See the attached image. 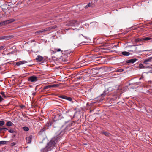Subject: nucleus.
I'll list each match as a JSON object with an SVG mask.
<instances>
[{"label": "nucleus", "mask_w": 152, "mask_h": 152, "mask_svg": "<svg viewBox=\"0 0 152 152\" xmlns=\"http://www.w3.org/2000/svg\"><path fill=\"white\" fill-rule=\"evenodd\" d=\"M59 136L55 137L53 138L47 144L46 147L41 150L42 152H47L51 150L54 146L56 143L60 139Z\"/></svg>", "instance_id": "1"}, {"label": "nucleus", "mask_w": 152, "mask_h": 152, "mask_svg": "<svg viewBox=\"0 0 152 152\" xmlns=\"http://www.w3.org/2000/svg\"><path fill=\"white\" fill-rule=\"evenodd\" d=\"M72 121H68L66 123V127L64 129V131H60L58 133V134H61V135L64 134L67 131H68L70 130V129H69L68 127H70L72 126Z\"/></svg>", "instance_id": "2"}, {"label": "nucleus", "mask_w": 152, "mask_h": 152, "mask_svg": "<svg viewBox=\"0 0 152 152\" xmlns=\"http://www.w3.org/2000/svg\"><path fill=\"white\" fill-rule=\"evenodd\" d=\"M137 47L136 48L135 52L136 53H139L140 52L144 51H150V50H143L142 49V47L141 46L136 45Z\"/></svg>", "instance_id": "3"}, {"label": "nucleus", "mask_w": 152, "mask_h": 152, "mask_svg": "<svg viewBox=\"0 0 152 152\" xmlns=\"http://www.w3.org/2000/svg\"><path fill=\"white\" fill-rule=\"evenodd\" d=\"M66 114L70 116L71 118H74L75 115V110L74 109H71L66 112Z\"/></svg>", "instance_id": "4"}, {"label": "nucleus", "mask_w": 152, "mask_h": 152, "mask_svg": "<svg viewBox=\"0 0 152 152\" xmlns=\"http://www.w3.org/2000/svg\"><path fill=\"white\" fill-rule=\"evenodd\" d=\"M78 25V23L77 21L73 20L69 22L67 24H66V26H77Z\"/></svg>", "instance_id": "5"}, {"label": "nucleus", "mask_w": 152, "mask_h": 152, "mask_svg": "<svg viewBox=\"0 0 152 152\" xmlns=\"http://www.w3.org/2000/svg\"><path fill=\"white\" fill-rule=\"evenodd\" d=\"M38 77L34 75L28 78V81L31 82H34L37 81Z\"/></svg>", "instance_id": "6"}, {"label": "nucleus", "mask_w": 152, "mask_h": 152, "mask_svg": "<svg viewBox=\"0 0 152 152\" xmlns=\"http://www.w3.org/2000/svg\"><path fill=\"white\" fill-rule=\"evenodd\" d=\"M151 61H152V57H149L148 58L145 59L143 62V64L146 65L149 64L148 62Z\"/></svg>", "instance_id": "7"}, {"label": "nucleus", "mask_w": 152, "mask_h": 152, "mask_svg": "<svg viewBox=\"0 0 152 152\" xmlns=\"http://www.w3.org/2000/svg\"><path fill=\"white\" fill-rule=\"evenodd\" d=\"M10 37L9 36L0 37V40H8L10 39Z\"/></svg>", "instance_id": "8"}, {"label": "nucleus", "mask_w": 152, "mask_h": 152, "mask_svg": "<svg viewBox=\"0 0 152 152\" xmlns=\"http://www.w3.org/2000/svg\"><path fill=\"white\" fill-rule=\"evenodd\" d=\"M32 136L31 135L27 137L26 138V141L27 143H30L31 141Z\"/></svg>", "instance_id": "9"}, {"label": "nucleus", "mask_w": 152, "mask_h": 152, "mask_svg": "<svg viewBox=\"0 0 152 152\" xmlns=\"http://www.w3.org/2000/svg\"><path fill=\"white\" fill-rule=\"evenodd\" d=\"M137 60V59L136 58L128 60L126 61V62L128 63H131L133 64Z\"/></svg>", "instance_id": "10"}, {"label": "nucleus", "mask_w": 152, "mask_h": 152, "mask_svg": "<svg viewBox=\"0 0 152 152\" xmlns=\"http://www.w3.org/2000/svg\"><path fill=\"white\" fill-rule=\"evenodd\" d=\"M43 58H44L42 56L40 55H38L37 57L36 58V60L38 61H41L43 60Z\"/></svg>", "instance_id": "11"}, {"label": "nucleus", "mask_w": 152, "mask_h": 152, "mask_svg": "<svg viewBox=\"0 0 152 152\" xmlns=\"http://www.w3.org/2000/svg\"><path fill=\"white\" fill-rule=\"evenodd\" d=\"M27 63V62L25 60L23 61H20L19 62H17L16 63V65L17 66H19L20 65H22L23 64H25Z\"/></svg>", "instance_id": "12"}, {"label": "nucleus", "mask_w": 152, "mask_h": 152, "mask_svg": "<svg viewBox=\"0 0 152 152\" xmlns=\"http://www.w3.org/2000/svg\"><path fill=\"white\" fill-rule=\"evenodd\" d=\"M143 41V40L142 39V38H137L135 39V42L136 43H137V42L140 43L142 41Z\"/></svg>", "instance_id": "13"}, {"label": "nucleus", "mask_w": 152, "mask_h": 152, "mask_svg": "<svg viewBox=\"0 0 152 152\" xmlns=\"http://www.w3.org/2000/svg\"><path fill=\"white\" fill-rule=\"evenodd\" d=\"M47 29V28H46L44 29H42L37 31L36 33L39 34H40V33H42L45 31H48V30Z\"/></svg>", "instance_id": "14"}, {"label": "nucleus", "mask_w": 152, "mask_h": 152, "mask_svg": "<svg viewBox=\"0 0 152 152\" xmlns=\"http://www.w3.org/2000/svg\"><path fill=\"white\" fill-rule=\"evenodd\" d=\"M150 66H145L142 64H139V67L140 69L145 68L149 67Z\"/></svg>", "instance_id": "15"}, {"label": "nucleus", "mask_w": 152, "mask_h": 152, "mask_svg": "<svg viewBox=\"0 0 152 152\" xmlns=\"http://www.w3.org/2000/svg\"><path fill=\"white\" fill-rule=\"evenodd\" d=\"M13 124V123L10 121H8L6 123V125L8 126H12V124Z\"/></svg>", "instance_id": "16"}, {"label": "nucleus", "mask_w": 152, "mask_h": 152, "mask_svg": "<svg viewBox=\"0 0 152 152\" xmlns=\"http://www.w3.org/2000/svg\"><path fill=\"white\" fill-rule=\"evenodd\" d=\"M122 55L124 56H129L130 55V53L126 51H123L122 52Z\"/></svg>", "instance_id": "17"}, {"label": "nucleus", "mask_w": 152, "mask_h": 152, "mask_svg": "<svg viewBox=\"0 0 152 152\" xmlns=\"http://www.w3.org/2000/svg\"><path fill=\"white\" fill-rule=\"evenodd\" d=\"M57 27V26L56 25L53 26H51L49 28H47V29L48 30H50V29H53L56 28Z\"/></svg>", "instance_id": "18"}, {"label": "nucleus", "mask_w": 152, "mask_h": 152, "mask_svg": "<svg viewBox=\"0 0 152 152\" xmlns=\"http://www.w3.org/2000/svg\"><path fill=\"white\" fill-rule=\"evenodd\" d=\"M151 38L150 37H148L143 38H142V39L143 40V41H147L148 40H149L151 39Z\"/></svg>", "instance_id": "19"}, {"label": "nucleus", "mask_w": 152, "mask_h": 152, "mask_svg": "<svg viewBox=\"0 0 152 152\" xmlns=\"http://www.w3.org/2000/svg\"><path fill=\"white\" fill-rule=\"evenodd\" d=\"M7 21L8 24H9L14 22L15 21V20L14 19H11L8 20H7Z\"/></svg>", "instance_id": "20"}, {"label": "nucleus", "mask_w": 152, "mask_h": 152, "mask_svg": "<svg viewBox=\"0 0 152 152\" xmlns=\"http://www.w3.org/2000/svg\"><path fill=\"white\" fill-rule=\"evenodd\" d=\"M7 142V141H0V145L5 144H6Z\"/></svg>", "instance_id": "21"}, {"label": "nucleus", "mask_w": 152, "mask_h": 152, "mask_svg": "<svg viewBox=\"0 0 152 152\" xmlns=\"http://www.w3.org/2000/svg\"><path fill=\"white\" fill-rule=\"evenodd\" d=\"M103 133L105 136H109L110 135V134L107 132H103Z\"/></svg>", "instance_id": "22"}, {"label": "nucleus", "mask_w": 152, "mask_h": 152, "mask_svg": "<svg viewBox=\"0 0 152 152\" xmlns=\"http://www.w3.org/2000/svg\"><path fill=\"white\" fill-rule=\"evenodd\" d=\"M2 25L3 26H5L7 25V24H8L7 21V20H5L4 21H2Z\"/></svg>", "instance_id": "23"}, {"label": "nucleus", "mask_w": 152, "mask_h": 152, "mask_svg": "<svg viewBox=\"0 0 152 152\" xmlns=\"http://www.w3.org/2000/svg\"><path fill=\"white\" fill-rule=\"evenodd\" d=\"M51 88L50 85H48V86H44L43 87V89L44 90H45V89H48V88Z\"/></svg>", "instance_id": "24"}, {"label": "nucleus", "mask_w": 152, "mask_h": 152, "mask_svg": "<svg viewBox=\"0 0 152 152\" xmlns=\"http://www.w3.org/2000/svg\"><path fill=\"white\" fill-rule=\"evenodd\" d=\"M23 129L25 131H28L29 129L28 127L26 126L23 127Z\"/></svg>", "instance_id": "25"}, {"label": "nucleus", "mask_w": 152, "mask_h": 152, "mask_svg": "<svg viewBox=\"0 0 152 152\" xmlns=\"http://www.w3.org/2000/svg\"><path fill=\"white\" fill-rule=\"evenodd\" d=\"M50 86L51 87H57L58 86V84H53V85H51Z\"/></svg>", "instance_id": "26"}, {"label": "nucleus", "mask_w": 152, "mask_h": 152, "mask_svg": "<svg viewBox=\"0 0 152 152\" xmlns=\"http://www.w3.org/2000/svg\"><path fill=\"white\" fill-rule=\"evenodd\" d=\"M5 124V122L3 121H0V126L3 125Z\"/></svg>", "instance_id": "27"}, {"label": "nucleus", "mask_w": 152, "mask_h": 152, "mask_svg": "<svg viewBox=\"0 0 152 152\" xmlns=\"http://www.w3.org/2000/svg\"><path fill=\"white\" fill-rule=\"evenodd\" d=\"M61 51V50L60 49H54V51H53V52L55 53H56L57 52H59Z\"/></svg>", "instance_id": "28"}, {"label": "nucleus", "mask_w": 152, "mask_h": 152, "mask_svg": "<svg viewBox=\"0 0 152 152\" xmlns=\"http://www.w3.org/2000/svg\"><path fill=\"white\" fill-rule=\"evenodd\" d=\"M0 94L3 96L2 98L4 97V98L6 97V96L5 95L4 92H0Z\"/></svg>", "instance_id": "29"}, {"label": "nucleus", "mask_w": 152, "mask_h": 152, "mask_svg": "<svg viewBox=\"0 0 152 152\" xmlns=\"http://www.w3.org/2000/svg\"><path fill=\"white\" fill-rule=\"evenodd\" d=\"M59 97L61 98H62L65 99H66V96L64 95L61 96H59Z\"/></svg>", "instance_id": "30"}, {"label": "nucleus", "mask_w": 152, "mask_h": 152, "mask_svg": "<svg viewBox=\"0 0 152 152\" xmlns=\"http://www.w3.org/2000/svg\"><path fill=\"white\" fill-rule=\"evenodd\" d=\"M4 130V131H6V130H8V129L5 128H0V132H1L2 130Z\"/></svg>", "instance_id": "31"}, {"label": "nucleus", "mask_w": 152, "mask_h": 152, "mask_svg": "<svg viewBox=\"0 0 152 152\" xmlns=\"http://www.w3.org/2000/svg\"><path fill=\"white\" fill-rule=\"evenodd\" d=\"M123 71H124V69H117L116 70V72H122Z\"/></svg>", "instance_id": "32"}, {"label": "nucleus", "mask_w": 152, "mask_h": 152, "mask_svg": "<svg viewBox=\"0 0 152 152\" xmlns=\"http://www.w3.org/2000/svg\"><path fill=\"white\" fill-rule=\"evenodd\" d=\"M5 46V45L2 46L0 47V51L3 50L4 49Z\"/></svg>", "instance_id": "33"}, {"label": "nucleus", "mask_w": 152, "mask_h": 152, "mask_svg": "<svg viewBox=\"0 0 152 152\" xmlns=\"http://www.w3.org/2000/svg\"><path fill=\"white\" fill-rule=\"evenodd\" d=\"M8 131L9 132L11 133H14L15 131L13 129H10L8 130Z\"/></svg>", "instance_id": "34"}, {"label": "nucleus", "mask_w": 152, "mask_h": 152, "mask_svg": "<svg viewBox=\"0 0 152 152\" xmlns=\"http://www.w3.org/2000/svg\"><path fill=\"white\" fill-rule=\"evenodd\" d=\"M66 99L67 100L69 101H71L72 100V99L70 97H66Z\"/></svg>", "instance_id": "35"}, {"label": "nucleus", "mask_w": 152, "mask_h": 152, "mask_svg": "<svg viewBox=\"0 0 152 152\" xmlns=\"http://www.w3.org/2000/svg\"><path fill=\"white\" fill-rule=\"evenodd\" d=\"M136 46V45H128L127 46L126 48H129V47H132V46Z\"/></svg>", "instance_id": "36"}, {"label": "nucleus", "mask_w": 152, "mask_h": 152, "mask_svg": "<svg viewBox=\"0 0 152 152\" xmlns=\"http://www.w3.org/2000/svg\"><path fill=\"white\" fill-rule=\"evenodd\" d=\"M4 100V99L0 95V102H1L2 101H3Z\"/></svg>", "instance_id": "37"}, {"label": "nucleus", "mask_w": 152, "mask_h": 152, "mask_svg": "<svg viewBox=\"0 0 152 152\" xmlns=\"http://www.w3.org/2000/svg\"><path fill=\"white\" fill-rule=\"evenodd\" d=\"M91 4L89 3L88 4V5H87L86 6H85V7L86 8H87L88 7H89L91 6L90 5H91Z\"/></svg>", "instance_id": "38"}, {"label": "nucleus", "mask_w": 152, "mask_h": 152, "mask_svg": "<svg viewBox=\"0 0 152 152\" xmlns=\"http://www.w3.org/2000/svg\"><path fill=\"white\" fill-rule=\"evenodd\" d=\"M0 26H3V25H2V22H0Z\"/></svg>", "instance_id": "39"}, {"label": "nucleus", "mask_w": 152, "mask_h": 152, "mask_svg": "<svg viewBox=\"0 0 152 152\" xmlns=\"http://www.w3.org/2000/svg\"><path fill=\"white\" fill-rule=\"evenodd\" d=\"M36 94V93L35 92H33L32 93V95H33V96H34Z\"/></svg>", "instance_id": "40"}, {"label": "nucleus", "mask_w": 152, "mask_h": 152, "mask_svg": "<svg viewBox=\"0 0 152 152\" xmlns=\"http://www.w3.org/2000/svg\"><path fill=\"white\" fill-rule=\"evenodd\" d=\"M12 145H15V143L13 142L12 143Z\"/></svg>", "instance_id": "41"}, {"label": "nucleus", "mask_w": 152, "mask_h": 152, "mask_svg": "<svg viewBox=\"0 0 152 152\" xmlns=\"http://www.w3.org/2000/svg\"><path fill=\"white\" fill-rule=\"evenodd\" d=\"M13 52H10V53H9L8 54H12L13 53Z\"/></svg>", "instance_id": "42"}, {"label": "nucleus", "mask_w": 152, "mask_h": 152, "mask_svg": "<svg viewBox=\"0 0 152 152\" xmlns=\"http://www.w3.org/2000/svg\"><path fill=\"white\" fill-rule=\"evenodd\" d=\"M66 29L67 30H68L69 29V28Z\"/></svg>", "instance_id": "43"}, {"label": "nucleus", "mask_w": 152, "mask_h": 152, "mask_svg": "<svg viewBox=\"0 0 152 152\" xmlns=\"http://www.w3.org/2000/svg\"><path fill=\"white\" fill-rule=\"evenodd\" d=\"M85 145H87V144H85Z\"/></svg>", "instance_id": "44"}]
</instances>
